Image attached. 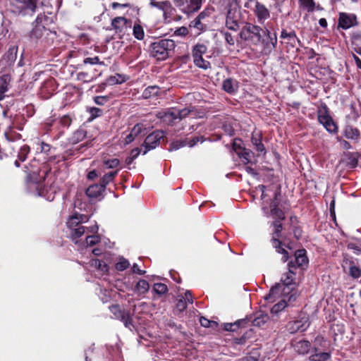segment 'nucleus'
I'll use <instances>...</instances> for the list:
<instances>
[{
  "label": "nucleus",
  "mask_w": 361,
  "mask_h": 361,
  "mask_svg": "<svg viewBox=\"0 0 361 361\" xmlns=\"http://www.w3.org/2000/svg\"><path fill=\"white\" fill-rule=\"evenodd\" d=\"M200 324L204 327H212L213 326H216L217 323L214 321H211L205 317H202L200 319Z\"/></svg>",
  "instance_id": "54"
},
{
  "label": "nucleus",
  "mask_w": 361,
  "mask_h": 361,
  "mask_svg": "<svg viewBox=\"0 0 361 361\" xmlns=\"http://www.w3.org/2000/svg\"><path fill=\"white\" fill-rule=\"evenodd\" d=\"M290 262H294L293 268L299 267L302 269H305L308 264L306 251L305 250H297L295 253V259Z\"/></svg>",
  "instance_id": "17"
},
{
  "label": "nucleus",
  "mask_w": 361,
  "mask_h": 361,
  "mask_svg": "<svg viewBox=\"0 0 361 361\" xmlns=\"http://www.w3.org/2000/svg\"><path fill=\"white\" fill-rule=\"evenodd\" d=\"M271 212L274 217L279 219L280 221L285 219L283 212L281 209L277 208L276 205L271 206Z\"/></svg>",
  "instance_id": "46"
},
{
  "label": "nucleus",
  "mask_w": 361,
  "mask_h": 361,
  "mask_svg": "<svg viewBox=\"0 0 361 361\" xmlns=\"http://www.w3.org/2000/svg\"><path fill=\"white\" fill-rule=\"evenodd\" d=\"M188 5L183 8L186 13H190L197 11L202 6L204 0H185Z\"/></svg>",
  "instance_id": "22"
},
{
  "label": "nucleus",
  "mask_w": 361,
  "mask_h": 361,
  "mask_svg": "<svg viewBox=\"0 0 361 361\" xmlns=\"http://www.w3.org/2000/svg\"><path fill=\"white\" fill-rule=\"evenodd\" d=\"M286 306H288L287 300L286 298H283L278 303L275 304L272 308L271 309V312L272 314H278L279 312L282 311Z\"/></svg>",
  "instance_id": "37"
},
{
  "label": "nucleus",
  "mask_w": 361,
  "mask_h": 361,
  "mask_svg": "<svg viewBox=\"0 0 361 361\" xmlns=\"http://www.w3.org/2000/svg\"><path fill=\"white\" fill-rule=\"evenodd\" d=\"M357 16L354 13H340L338 26L343 30L349 29L357 25Z\"/></svg>",
  "instance_id": "11"
},
{
  "label": "nucleus",
  "mask_w": 361,
  "mask_h": 361,
  "mask_svg": "<svg viewBox=\"0 0 361 361\" xmlns=\"http://www.w3.org/2000/svg\"><path fill=\"white\" fill-rule=\"evenodd\" d=\"M222 87L224 90L229 94H234L238 88V82L231 78L226 79Z\"/></svg>",
  "instance_id": "24"
},
{
  "label": "nucleus",
  "mask_w": 361,
  "mask_h": 361,
  "mask_svg": "<svg viewBox=\"0 0 361 361\" xmlns=\"http://www.w3.org/2000/svg\"><path fill=\"white\" fill-rule=\"evenodd\" d=\"M157 117L162 119L164 122L171 123L177 120L175 109H169L166 111H161L157 114Z\"/></svg>",
  "instance_id": "23"
},
{
  "label": "nucleus",
  "mask_w": 361,
  "mask_h": 361,
  "mask_svg": "<svg viewBox=\"0 0 361 361\" xmlns=\"http://www.w3.org/2000/svg\"><path fill=\"white\" fill-rule=\"evenodd\" d=\"M242 323H245V322L243 320H238L234 323H226L224 325V329L226 331H235L239 328L240 324Z\"/></svg>",
  "instance_id": "42"
},
{
  "label": "nucleus",
  "mask_w": 361,
  "mask_h": 361,
  "mask_svg": "<svg viewBox=\"0 0 361 361\" xmlns=\"http://www.w3.org/2000/svg\"><path fill=\"white\" fill-rule=\"evenodd\" d=\"M82 221H83L82 216L74 215L69 218L66 224L70 230H72L73 229V228H76L78 227V226H81L80 223Z\"/></svg>",
  "instance_id": "28"
},
{
  "label": "nucleus",
  "mask_w": 361,
  "mask_h": 361,
  "mask_svg": "<svg viewBox=\"0 0 361 361\" xmlns=\"http://www.w3.org/2000/svg\"><path fill=\"white\" fill-rule=\"evenodd\" d=\"M129 265H130L129 262L127 259L122 258L116 264V269L118 271H123L126 269H127L129 267Z\"/></svg>",
  "instance_id": "52"
},
{
  "label": "nucleus",
  "mask_w": 361,
  "mask_h": 361,
  "mask_svg": "<svg viewBox=\"0 0 361 361\" xmlns=\"http://www.w3.org/2000/svg\"><path fill=\"white\" fill-rule=\"evenodd\" d=\"M159 88L157 86H149L142 92V97L145 99H148L155 97L159 93Z\"/></svg>",
  "instance_id": "30"
},
{
  "label": "nucleus",
  "mask_w": 361,
  "mask_h": 361,
  "mask_svg": "<svg viewBox=\"0 0 361 361\" xmlns=\"http://www.w3.org/2000/svg\"><path fill=\"white\" fill-rule=\"evenodd\" d=\"M47 20V17L42 13L38 14L34 23V27L32 29L29 40L32 44L44 45L47 42V35L50 34L49 30L44 27V21Z\"/></svg>",
  "instance_id": "3"
},
{
  "label": "nucleus",
  "mask_w": 361,
  "mask_h": 361,
  "mask_svg": "<svg viewBox=\"0 0 361 361\" xmlns=\"http://www.w3.org/2000/svg\"><path fill=\"white\" fill-rule=\"evenodd\" d=\"M294 262H290L288 263V271L284 274L281 278V283L276 284L269 290V293L264 297L265 300H271L280 292L283 295H288L295 288L294 282V276L295 273L293 271Z\"/></svg>",
  "instance_id": "1"
},
{
  "label": "nucleus",
  "mask_w": 361,
  "mask_h": 361,
  "mask_svg": "<svg viewBox=\"0 0 361 361\" xmlns=\"http://www.w3.org/2000/svg\"><path fill=\"white\" fill-rule=\"evenodd\" d=\"M252 143L255 146V149L260 153L265 152V147L261 141V134L254 132L252 136Z\"/></svg>",
  "instance_id": "27"
},
{
  "label": "nucleus",
  "mask_w": 361,
  "mask_h": 361,
  "mask_svg": "<svg viewBox=\"0 0 361 361\" xmlns=\"http://www.w3.org/2000/svg\"><path fill=\"white\" fill-rule=\"evenodd\" d=\"M91 264H92V266L95 267L96 268H97L98 269H99L102 271L107 270V265L105 264L104 262L101 261L99 259H92L91 261Z\"/></svg>",
  "instance_id": "47"
},
{
  "label": "nucleus",
  "mask_w": 361,
  "mask_h": 361,
  "mask_svg": "<svg viewBox=\"0 0 361 361\" xmlns=\"http://www.w3.org/2000/svg\"><path fill=\"white\" fill-rule=\"evenodd\" d=\"M187 146L186 140H178L173 142L170 145V150H177L180 149V147Z\"/></svg>",
  "instance_id": "51"
},
{
  "label": "nucleus",
  "mask_w": 361,
  "mask_h": 361,
  "mask_svg": "<svg viewBox=\"0 0 361 361\" xmlns=\"http://www.w3.org/2000/svg\"><path fill=\"white\" fill-rule=\"evenodd\" d=\"M319 122L324 126L326 130L329 133H335L337 131V126L334 122L332 118L326 113L319 114L318 116Z\"/></svg>",
  "instance_id": "15"
},
{
  "label": "nucleus",
  "mask_w": 361,
  "mask_h": 361,
  "mask_svg": "<svg viewBox=\"0 0 361 361\" xmlns=\"http://www.w3.org/2000/svg\"><path fill=\"white\" fill-rule=\"evenodd\" d=\"M193 297L190 290L185 292L184 295H179L178 296V301L176 303V309L179 312H183L188 307V303L192 304Z\"/></svg>",
  "instance_id": "14"
},
{
  "label": "nucleus",
  "mask_w": 361,
  "mask_h": 361,
  "mask_svg": "<svg viewBox=\"0 0 361 361\" xmlns=\"http://www.w3.org/2000/svg\"><path fill=\"white\" fill-rule=\"evenodd\" d=\"M105 188L101 184H94L88 187L86 190V194L91 200H101L104 197L103 192Z\"/></svg>",
  "instance_id": "16"
},
{
  "label": "nucleus",
  "mask_w": 361,
  "mask_h": 361,
  "mask_svg": "<svg viewBox=\"0 0 361 361\" xmlns=\"http://www.w3.org/2000/svg\"><path fill=\"white\" fill-rule=\"evenodd\" d=\"M194 63L199 68L207 70L211 67L210 63L204 60L202 56L193 59Z\"/></svg>",
  "instance_id": "36"
},
{
  "label": "nucleus",
  "mask_w": 361,
  "mask_h": 361,
  "mask_svg": "<svg viewBox=\"0 0 361 361\" xmlns=\"http://www.w3.org/2000/svg\"><path fill=\"white\" fill-rule=\"evenodd\" d=\"M251 4L254 5L253 12L259 24H263L270 18V12L269 9L257 0H248L244 5L245 8H252Z\"/></svg>",
  "instance_id": "7"
},
{
  "label": "nucleus",
  "mask_w": 361,
  "mask_h": 361,
  "mask_svg": "<svg viewBox=\"0 0 361 361\" xmlns=\"http://www.w3.org/2000/svg\"><path fill=\"white\" fill-rule=\"evenodd\" d=\"M262 29L259 26L245 22L242 27L239 36L243 40L247 41L254 45H257L262 41Z\"/></svg>",
  "instance_id": "6"
},
{
  "label": "nucleus",
  "mask_w": 361,
  "mask_h": 361,
  "mask_svg": "<svg viewBox=\"0 0 361 361\" xmlns=\"http://www.w3.org/2000/svg\"><path fill=\"white\" fill-rule=\"evenodd\" d=\"M133 35L134 37L141 40L144 38L145 33L142 27L139 24H135L133 27Z\"/></svg>",
  "instance_id": "41"
},
{
  "label": "nucleus",
  "mask_w": 361,
  "mask_h": 361,
  "mask_svg": "<svg viewBox=\"0 0 361 361\" xmlns=\"http://www.w3.org/2000/svg\"><path fill=\"white\" fill-rule=\"evenodd\" d=\"M311 348V344L308 341H299L294 345V349L300 354H307Z\"/></svg>",
  "instance_id": "25"
},
{
  "label": "nucleus",
  "mask_w": 361,
  "mask_h": 361,
  "mask_svg": "<svg viewBox=\"0 0 361 361\" xmlns=\"http://www.w3.org/2000/svg\"><path fill=\"white\" fill-rule=\"evenodd\" d=\"M343 134L345 138L352 140L355 142H358L360 139V130L350 125L345 126L343 130Z\"/></svg>",
  "instance_id": "19"
},
{
  "label": "nucleus",
  "mask_w": 361,
  "mask_h": 361,
  "mask_svg": "<svg viewBox=\"0 0 361 361\" xmlns=\"http://www.w3.org/2000/svg\"><path fill=\"white\" fill-rule=\"evenodd\" d=\"M225 11L226 27L233 31L238 30L243 21L240 6L237 0H228Z\"/></svg>",
  "instance_id": "2"
},
{
  "label": "nucleus",
  "mask_w": 361,
  "mask_h": 361,
  "mask_svg": "<svg viewBox=\"0 0 361 361\" xmlns=\"http://www.w3.org/2000/svg\"><path fill=\"white\" fill-rule=\"evenodd\" d=\"M349 274L353 278L358 279L361 276V269L357 266L351 265Z\"/></svg>",
  "instance_id": "49"
},
{
  "label": "nucleus",
  "mask_w": 361,
  "mask_h": 361,
  "mask_svg": "<svg viewBox=\"0 0 361 361\" xmlns=\"http://www.w3.org/2000/svg\"><path fill=\"white\" fill-rule=\"evenodd\" d=\"M273 226L274 228L273 231L272 236V244L276 250L283 255L282 261L283 262H286L288 259V252L283 247H281L282 243L278 238L280 237L281 232L282 231V224L280 221H275L273 223Z\"/></svg>",
  "instance_id": "8"
},
{
  "label": "nucleus",
  "mask_w": 361,
  "mask_h": 361,
  "mask_svg": "<svg viewBox=\"0 0 361 361\" xmlns=\"http://www.w3.org/2000/svg\"><path fill=\"white\" fill-rule=\"evenodd\" d=\"M9 82V77L7 75H4L0 77V100L2 99L1 95L7 91L8 85Z\"/></svg>",
  "instance_id": "33"
},
{
  "label": "nucleus",
  "mask_w": 361,
  "mask_h": 361,
  "mask_svg": "<svg viewBox=\"0 0 361 361\" xmlns=\"http://www.w3.org/2000/svg\"><path fill=\"white\" fill-rule=\"evenodd\" d=\"M149 5L152 7L157 8L164 12V16L166 18L168 13L172 10V6L169 1H157V0H150Z\"/></svg>",
  "instance_id": "20"
},
{
  "label": "nucleus",
  "mask_w": 361,
  "mask_h": 361,
  "mask_svg": "<svg viewBox=\"0 0 361 361\" xmlns=\"http://www.w3.org/2000/svg\"><path fill=\"white\" fill-rule=\"evenodd\" d=\"M86 136V133L83 130H76L70 139V142L73 145H75L83 140Z\"/></svg>",
  "instance_id": "29"
},
{
  "label": "nucleus",
  "mask_w": 361,
  "mask_h": 361,
  "mask_svg": "<svg viewBox=\"0 0 361 361\" xmlns=\"http://www.w3.org/2000/svg\"><path fill=\"white\" fill-rule=\"evenodd\" d=\"M348 248L353 250L356 255H360L361 253V249L354 243H349L348 245Z\"/></svg>",
  "instance_id": "64"
},
{
  "label": "nucleus",
  "mask_w": 361,
  "mask_h": 361,
  "mask_svg": "<svg viewBox=\"0 0 361 361\" xmlns=\"http://www.w3.org/2000/svg\"><path fill=\"white\" fill-rule=\"evenodd\" d=\"M207 50V47L204 44H197L194 47L192 50L193 59L202 56Z\"/></svg>",
  "instance_id": "39"
},
{
  "label": "nucleus",
  "mask_w": 361,
  "mask_h": 361,
  "mask_svg": "<svg viewBox=\"0 0 361 361\" xmlns=\"http://www.w3.org/2000/svg\"><path fill=\"white\" fill-rule=\"evenodd\" d=\"M212 11L213 9L207 8L197 16V18L202 20L206 17H208L212 13Z\"/></svg>",
  "instance_id": "59"
},
{
  "label": "nucleus",
  "mask_w": 361,
  "mask_h": 361,
  "mask_svg": "<svg viewBox=\"0 0 361 361\" xmlns=\"http://www.w3.org/2000/svg\"><path fill=\"white\" fill-rule=\"evenodd\" d=\"M149 288V285L148 282L145 280H140L135 286V290L137 292H138L140 294H145L146 293Z\"/></svg>",
  "instance_id": "32"
},
{
  "label": "nucleus",
  "mask_w": 361,
  "mask_h": 361,
  "mask_svg": "<svg viewBox=\"0 0 361 361\" xmlns=\"http://www.w3.org/2000/svg\"><path fill=\"white\" fill-rule=\"evenodd\" d=\"M94 101L97 105L103 106L109 101V97L97 96L94 97Z\"/></svg>",
  "instance_id": "57"
},
{
  "label": "nucleus",
  "mask_w": 361,
  "mask_h": 361,
  "mask_svg": "<svg viewBox=\"0 0 361 361\" xmlns=\"http://www.w3.org/2000/svg\"><path fill=\"white\" fill-rule=\"evenodd\" d=\"M59 123L63 127H68L71 123V119L68 116H63L60 118Z\"/></svg>",
  "instance_id": "58"
},
{
  "label": "nucleus",
  "mask_w": 361,
  "mask_h": 361,
  "mask_svg": "<svg viewBox=\"0 0 361 361\" xmlns=\"http://www.w3.org/2000/svg\"><path fill=\"white\" fill-rule=\"evenodd\" d=\"M30 152V147L27 145H23L21 147L20 152L18 154V160L24 161L26 159L27 155Z\"/></svg>",
  "instance_id": "45"
},
{
  "label": "nucleus",
  "mask_w": 361,
  "mask_h": 361,
  "mask_svg": "<svg viewBox=\"0 0 361 361\" xmlns=\"http://www.w3.org/2000/svg\"><path fill=\"white\" fill-rule=\"evenodd\" d=\"M268 319L267 314H260L253 320L252 324L255 326L261 327L267 323Z\"/></svg>",
  "instance_id": "40"
},
{
  "label": "nucleus",
  "mask_w": 361,
  "mask_h": 361,
  "mask_svg": "<svg viewBox=\"0 0 361 361\" xmlns=\"http://www.w3.org/2000/svg\"><path fill=\"white\" fill-rule=\"evenodd\" d=\"M17 52L18 48L16 47H12L8 50L6 57L10 63H13L16 61L17 58Z\"/></svg>",
  "instance_id": "38"
},
{
  "label": "nucleus",
  "mask_w": 361,
  "mask_h": 361,
  "mask_svg": "<svg viewBox=\"0 0 361 361\" xmlns=\"http://www.w3.org/2000/svg\"><path fill=\"white\" fill-rule=\"evenodd\" d=\"M308 326V319L307 317H302L300 320L289 322L286 328L290 334H294L297 331H304Z\"/></svg>",
  "instance_id": "13"
},
{
  "label": "nucleus",
  "mask_w": 361,
  "mask_h": 361,
  "mask_svg": "<svg viewBox=\"0 0 361 361\" xmlns=\"http://www.w3.org/2000/svg\"><path fill=\"white\" fill-rule=\"evenodd\" d=\"M142 125L136 124L132 129L131 132L133 133L134 136H137L142 132Z\"/></svg>",
  "instance_id": "63"
},
{
  "label": "nucleus",
  "mask_w": 361,
  "mask_h": 361,
  "mask_svg": "<svg viewBox=\"0 0 361 361\" xmlns=\"http://www.w3.org/2000/svg\"><path fill=\"white\" fill-rule=\"evenodd\" d=\"M175 48L172 39H164L152 43L150 46V55L159 61H164L169 56V51Z\"/></svg>",
  "instance_id": "5"
},
{
  "label": "nucleus",
  "mask_w": 361,
  "mask_h": 361,
  "mask_svg": "<svg viewBox=\"0 0 361 361\" xmlns=\"http://www.w3.org/2000/svg\"><path fill=\"white\" fill-rule=\"evenodd\" d=\"M190 27H193L197 30V34H200L206 28V25L202 23V20L197 17L195 18L190 24Z\"/></svg>",
  "instance_id": "35"
},
{
  "label": "nucleus",
  "mask_w": 361,
  "mask_h": 361,
  "mask_svg": "<svg viewBox=\"0 0 361 361\" xmlns=\"http://www.w3.org/2000/svg\"><path fill=\"white\" fill-rule=\"evenodd\" d=\"M353 44L355 46V51L361 55V34H357L353 37Z\"/></svg>",
  "instance_id": "43"
},
{
  "label": "nucleus",
  "mask_w": 361,
  "mask_h": 361,
  "mask_svg": "<svg viewBox=\"0 0 361 361\" xmlns=\"http://www.w3.org/2000/svg\"><path fill=\"white\" fill-rule=\"evenodd\" d=\"M98 231V226L95 224L94 226L90 227H85L84 226H78V227L73 228V229L71 230V237L73 239H75L82 236L85 232L87 233H97Z\"/></svg>",
  "instance_id": "18"
},
{
  "label": "nucleus",
  "mask_w": 361,
  "mask_h": 361,
  "mask_svg": "<svg viewBox=\"0 0 361 361\" xmlns=\"http://www.w3.org/2000/svg\"><path fill=\"white\" fill-rule=\"evenodd\" d=\"M329 358V353H316L310 357L311 361H326Z\"/></svg>",
  "instance_id": "34"
},
{
  "label": "nucleus",
  "mask_w": 361,
  "mask_h": 361,
  "mask_svg": "<svg viewBox=\"0 0 361 361\" xmlns=\"http://www.w3.org/2000/svg\"><path fill=\"white\" fill-rule=\"evenodd\" d=\"M164 137V132L162 131H154L152 133L149 134L145 140L143 147H145V150L143 151V154H147V152L151 149H153L159 145L160 140Z\"/></svg>",
  "instance_id": "10"
},
{
  "label": "nucleus",
  "mask_w": 361,
  "mask_h": 361,
  "mask_svg": "<svg viewBox=\"0 0 361 361\" xmlns=\"http://www.w3.org/2000/svg\"><path fill=\"white\" fill-rule=\"evenodd\" d=\"M300 1L308 12H312L314 10L315 4L313 0H300Z\"/></svg>",
  "instance_id": "48"
},
{
  "label": "nucleus",
  "mask_w": 361,
  "mask_h": 361,
  "mask_svg": "<svg viewBox=\"0 0 361 361\" xmlns=\"http://www.w3.org/2000/svg\"><path fill=\"white\" fill-rule=\"evenodd\" d=\"M264 34L267 37L265 39L262 38L260 43L264 46L263 51L265 54H269L276 48L277 37L276 33H272L267 29L264 31Z\"/></svg>",
  "instance_id": "12"
},
{
  "label": "nucleus",
  "mask_w": 361,
  "mask_h": 361,
  "mask_svg": "<svg viewBox=\"0 0 361 361\" xmlns=\"http://www.w3.org/2000/svg\"><path fill=\"white\" fill-rule=\"evenodd\" d=\"M109 310L116 319L123 322L126 327L130 329L133 326V318L129 311L121 310L118 305L110 306Z\"/></svg>",
  "instance_id": "9"
},
{
  "label": "nucleus",
  "mask_w": 361,
  "mask_h": 361,
  "mask_svg": "<svg viewBox=\"0 0 361 361\" xmlns=\"http://www.w3.org/2000/svg\"><path fill=\"white\" fill-rule=\"evenodd\" d=\"M177 120H182L189 115L196 116L195 108L192 106L186 107L182 109H175Z\"/></svg>",
  "instance_id": "26"
},
{
  "label": "nucleus",
  "mask_w": 361,
  "mask_h": 361,
  "mask_svg": "<svg viewBox=\"0 0 361 361\" xmlns=\"http://www.w3.org/2000/svg\"><path fill=\"white\" fill-rule=\"evenodd\" d=\"M118 173V170L114 171H111L108 173H106L103 176V177L101 179V185L104 186V188H106V185H108L109 183H111L115 176Z\"/></svg>",
  "instance_id": "31"
},
{
  "label": "nucleus",
  "mask_w": 361,
  "mask_h": 361,
  "mask_svg": "<svg viewBox=\"0 0 361 361\" xmlns=\"http://www.w3.org/2000/svg\"><path fill=\"white\" fill-rule=\"evenodd\" d=\"M153 290L154 292L159 295H163L166 293L168 288L167 286L161 283H154L153 286Z\"/></svg>",
  "instance_id": "44"
},
{
  "label": "nucleus",
  "mask_w": 361,
  "mask_h": 361,
  "mask_svg": "<svg viewBox=\"0 0 361 361\" xmlns=\"http://www.w3.org/2000/svg\"><path fill=\"white\" fill-rule=\"evenodd\" d=\"M119 162L118 159H112L105 161L104 164L107 169H114L118 166Z\"/></svg>",
  "instance_id": "56"
},
{
  "label": "nucleus",
  "mask_w": 361,
  "mask_h": 361,
  "mask_svg": "<svg viewBox=\"0 0 361 361\" xmlns=\"http://www.w3.org/2000/svg\"><path fill=\"white\" fill-rule=\"evenodd\" d=\"M99 241V238L98 235H88L86 238V243L89 246H92L97 244Z\"/></svg>",
  "instance_id": "55"
},
{
  "label": "nucleus",
  "mask_w": 361,
  "mask_h": 361,
  "mask_svg": "<svg viewBox=\"0 0 361 361\" xmlns=\"http://www.w3.org/2000/svg\"><path fill=\"white\" fill-rule=\"evenodd\" d=\"M123 82H124V78L118 74L111 76L108 78V82L109 85L120 84Z\"/></svg>",
  "instance_id": "50"
},
{
  "label": "nucleus",
  "mask_w": 361,
  "mask_h": 361,
  "mask_svg": "<svg viewBox=\"0 0 361 361\" xmlns=\"http://www.w3.org/2000/svg\"><path fill=\"white\" fill-rule=\"evenodd\" d=\"M42 6V0H14L12 12L19 16L32 17Z\"/></svg>",
  "instance_id": "4"
},
{
  "label": "nucleus",
  "mask_w": 361,
  "mask_h": 361,
  "mask_svg": "<svg viewBox=\"0 0 361 361\" xmlns=\"http://www.w3.org/2000/svg\"><path fill=\"white\" fill-rule=\"evenodd\" d=\"M128 20L124 17H116L111 21V25L116 32H123L128 27Z\"/></svg>",
  "instance_id": "21"
},
{
  "label": "nucleus",
  "mask_w": 361,
  "mask_h": 361,
  "mask_svg": "<svg viewBox=\"0 0 361 361\" xmlns=\"http://www.w3.org/2000/svg\"><path fill=\"white\" fill-rule=\"evenodd\" d=\"M251 154L252 152L247 149H244L241 153V157L243 159H245V161H246V163H248L250 161V159H251Z\"/></svg>",
  "instance_id": "62"
},
{
  "label": "nucleus",
  "mask_w": 361,
  "mask_h": 361,
  "mask_svg": "<svg viewBox=\"0 0 361 361\" xmlns=\"http://www.w3.org/2000/svg\"><path fill=\"white\" fill-rule=\"evenodd\" d=\"M83 63L84 64H97V63H100L99 62V59L98 56H95V57H93V58H85L84 60H83Z\"/></svg>",
  "instance_id": "60"
},
{
  "label": "nucleus",
  "mask_w": 361,
  "mask_h": 361,
  "mask_svg": "<svg viewBox=\"0 0 361 361\" xmlns=\"http://www.w3.org/2000/svg\"><path fill=\"white\" fill-rule=\"evenodd\" d=\"M281 37L283 39L288 38L291 42H295V41L298 40L295 33H288L286 30H282Z\"/></svg>",
  "instance_id": "53"
},
{
  "label": "nucleus",
  "mask_w": 361,
  "mask_h": 361,
  "mask_svg": "<svg viewBox=\"0 0 361 361\" xmlns=\"http://www.w3.org/2000/svg\"><path fill=\"white\" fill-rule=\"evenodd\" d=\"M200 140L201 142H203V137H195L192 140H186L187 145H188L190 147H194Z\"/></svg>",
  "instance_id": "61"
}]
</instances>
